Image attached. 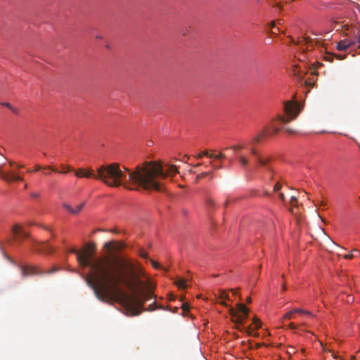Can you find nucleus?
I'll return each instance as SVG.
<instances>
[{"label":"nucleus","mask_w":360,"mask_h":360,"mask_svg":"<svg viewBox=\"0 0 360 360\" xmlns=\"http://www.w3.org/2000/svg\"><path fill=\"white\" fill-rule=\"evenodd\" d=\"M166 166L167 168L165 169L158 162L146 161L136 166L134 171H131L124 167V170H122L119 164L112 163L101 166L97 169V174H94L92 169L84 170V177H93L112 187L123 186L133 191L143 188L160 191L162 190L161 184L157 178L166 179L178 172L175 165Z\"/></svg>","instance_id":"obj_1"},{"label":"nucleus","mask_w":360,"mask_h":360,"mask_svg":"<svg viewBox=\"0 0 360 360\" xmlns=\"http://www.w3.org/2000/svg\"><path fill=\"white\" fill-rule=\"evenodd\" d=\"M94 245L87 244L82 252L72 248L70 252L77 255V259L82 267H90L91 274L85 281L98 300L115 298L120 300L122 292L117 288L120 282H124L130 288L133 284L124 277V269L117 265V259L111 255H105L92 260Z\"/></svg>","instance_id":"obj_2"},{"label":"nucleus","mask_w":360,"mask_h":360,"mask_svg":"<svg viewBox=\"0 0 360 360\" xmlns=\"http://www.w3.org/2000/svg\"><path fill=\"white\" fill-rule=\"evenodd\" d=\"M119 263L124 269V277L130 281L134 285L133 288H130L124 282H120L117 284V288L122 294L120 295V300L112 297L100 300L105 302H118L123 306L127 314L131 316H139L142 311H152L159 308L155 301L148 308L143 307L146 302L151 299L155 300V297L153 292V284L143 268L131 261H121Z\"/></svg>","instance_id":"obj_3"},{"label":"nucleus","mask_w":360,"mask_h":360,"mask_svg":"<svg viewBox=\"0 0 360 360\" xmlns=\"http://www.w3.org/2000/svg\"><path fill=\"white\" fill-rule=\"evenodd\" d=\"M280 131V129L275 127L274 125H271L269 129V131H267V129L263 130L259 134H258L257 136L254 137L252 141H250V144L252 146L250 148V153L255 156L256 161L258 162L259 165L264 166L266 167V169L270 172H273L272 168L268 165V163L270 160L269 158H262L258 151L254 148L255 145L259 143L260 141V139L263 138L265 135L267 134L274 135L276 134Z\"/></svg>","instance_id":"obj_4"},{"label":"nucleus","mask_w":360,"mask_h":360,"mask_svg":"<svg viewBox=\"0 0 360 360\" xmlns=\"http://www.w3.org/2000/svg\"><path fill=\"white\" fill-rule=\"evenodd\" d=\"M22 274L23 276H29V275H44V274H50L55 273L58 271L57 267H53L49 271H44L40 269L39 266H22Z\"/></svg>","instance_id":"obj_5"},{"label":"nucleus","mask_w":360,"mask_h":360,"mask_svg":"<svg viewBox=\"0 0 360 360\" xmlns=\"http://www.w3.org/2000/svg\"><path fill=\"white\" fill-rule=\"evenodd\" d=\"M284 110L287 115L295 118L299 113V107L297 103L292 101H287L284 105Z\"/></svg>","instance_id":"obj_6"},{"label":"nucleus","mask_w":360,"mask_h":360,"mask_svg":"<svg viewBox=\"0 0 360 360\" xmlns=\"http://www.w3.org/2000/svg\"><path fill=\"white\" fill-rule=\"evenodd\" d=\"M229 314L231 316V321L234 323L236 324V328L242 330L243 329L240 328V325H243V316L239 315L238 311H236L233 307H229Z\"/></svg>","instance_id":"obj_7"},{"label":"nucleus","mask_w":360,"mask_h":360,"mask_svg":"<svg viewBox=\"0 0 360 360\" xmlns=\"http://www.w3.org/2000/svg\"><path fill=\"white\" fill-rule=\"evenodd\" d=\"M1 179H4L5 181L8 182H12V181H22V177L17 175L16 174L12 172H2L1 171Z\"/></svg>","instance_id":"obj_8"},{"label":"nucleus","mask_w":360,"mask_h":360,"mask_svg":"<svg viewBox=\"0 0 360 360\" xmlns=\"http://www.w3.org/2000/svg\"><path fill=\"white\" fill-rule=\"evenodd\" d=\"M123 243H116L114 241H109V242H106L104 245H103V248L105 250H106L107 251L110 252L111 251V250L112 249H115V250H120L123 248Z\"/></svg>","instance_id":"obj_9"},{"label":"nucleus","mask_w":360,"mask_h":360,"mask_svg":"<svg viewBox=\"0 0 360 360\" xmlns=\"http://www.w3.org/2000/svg\"><path fill=\"white\" fill-rule=\"evenodd\" d=\"M236 308L240 313L239 315L243 316V324L244 323V320L248 317L249 309L248 308L242 303H238L236 304Z\"/></svg>","instance_id":"obj_10"},{"label":"nucleus","mask_w":360,"mask_h":360,"mask_svg":"<svg viewBox=\"0 0 360 360\" xmlns=\"http://www.w3.org/2000/svg\"><path fill=\"white\" fill-rule=\"evenodd\" d=\"M218 298L221 300L219 303L225 307H229V305L224 302V300H230L229 294L225 291L220 290Z\"/></svg>","instance_id":"obj_11"},{"label":"nucleus","mask_w":360,"mask_h":360,"mask_svg":"<svg viewBox=\"0 0 360 360\" xmlns=\"http://www.w3.org/2000/svg\"><path fill=\"white\" fill-rule=\"evenodd\" d=\"M12 233H13V235L14 237H16L18 235L22 236V238H27V233H22L21 232V227L19 225H18V224H15V225H14L12 227Z\"/></svg>","instance_id":"obj_12"},{"label":"nucleus","mask_w":360,"mask_h":360,"mask_svg":"<svg viewBox=\"0 0 360 360\" xmlns=\"http://www.w3.org/2000/svg\"><path fill=\"white\" fill-rule=\"evenodd\" d=\"M45 169H49L52 172H57V169L56 168L53 167L52 166L41 167V166L37 165L34 167V169H28L27 172H37L39 170H45Z\"/></svg>","instance_id":"obj_13"},{"label":"nucleus","mask_w":360,"mask_h":360,"mask_svg":"<svg viewBox=\"0 0 360 360\" xmlns=\"http://www.w3.org/2000/svg\"><path fill=\"white\" fill-rule=\"evenodd\" d=\"M349 47V43L347 42V41H346V39H344V40H342L340 41V42L338 43L337 44V49L339 50V51H345L347 50Z\"/></svg>","instance_id":"obj_14"},{"label":"nucleus","mask_w":360,"mask_h":360,"mask_svg":"<svg viewBox=\"0 0 360 360\" xmlns=\"http://www.w3.org/2000/svg\"><path fill=\"white\" fill-rule=\"evenodd\" d=\"M208 176L212 178V173L209 172H202L196 176L195 181L197 182V181H200L201 179L205 178Z\"/></svg>","instance_id":"obj_15"},{"label":"nucleus","mask_w":360,"mask_h":360,"mask_svg":"<svg viewBox=\"0 0 360 360\" xmlns=\"http://www.w3.org/2000/svg\"><path fill=\"white\" fill-rule=\"evenodd\" d=\"M175 285H176L180 289H185L186 288V281L184 279H179L176 281H175Z\"/></svg>","instance_id":"obj_16"},{"label":"nucleus","mask_w":360,"mask_h":360,"mask_svg":"<svg viewBox=\"0 0 360 360\" xmlns=\"http://www.w3.org/2000/svg\"><path fill=\"white\" fill-rule=\"evenodd\" d=\"M60 168L62 169V170H61V171H60V172H58V171L57 170V172H60V173L66 174L67 172H70V171H72V169L71 168V167H70V166H69V165H60Z\"/></svg>","instance_id":"obj_17"},{"label":"nucleus","mask_w":360,"mask_h":360,"mask_svg":"<svg viewBox=\"0 0 360 360\" xmlns=\"http://www.w3.org/2000/svg\"><path fill=\"white\" fill-rule=\"evenodd\" d=\"M238 160L240 162V163L241 164V165L245 167L248 165V159L243 156V155H238Z\"/></svg>","instance_id":"obj_18"},{"label":"nucleus","mask_w":360,"mask_h":360,"mask_svg":"<svg viewBox=\"0 0 360 360\" xmlns=\"http://www.w3.org/2000/svg\"><path fill=\"white\" fill-rule=\"evenodd\" d=\"M207 156L208 158H212V153H209L208 151L205 150V151H203V152H201L200 153H198L197 155H196V158L198 159H200L201 158L202 156Z\"/></svg>","instance_id":"obj_19"},{"label":"nucleus","mask_w":360,"mask_h":360,"mask_svg":"<svg viewBox=\"0 0 360 360\" xmlns=\"http://www.w3.org/2000/svg\"><path fill=\"white\" fill-rule=\"evenodd\" d=\"M84 170L83 169H78L75 171V175L79 178L84 177Z\"/></svg>","instance_id":"obj_20"},{"label":"nucleus","mask_w":360,"mask_h":360,"mask_svg":"<svg viewBox=\"0 0 360 360\" xmlns=\"http://www.w3.org/2000/svg\"><path fill=\"white\" fill-rule=\"evenodd\" d=\"M84 206V202L79 204V205H77V207L75 209H74L73 214H76L79 213L82 210Z\"/></svg>","instance_id":"obj_21"},{"label":"nucleus","mask_w":360,"mask_h":360,"mask_svg":"<svg viewBox=\"0 0 360 360\" xmlns=\"http://www.w3.org/2000/svg\"><path fill=\"white\" fill-rule=\"evenodd\" d=\"M63 207L67 210L69 212L73 214L74 212V208H72L70 205H69L67 203H63Z\"/></svg>","instance_id":"obj_22"},{"label":"nucleus","mask_w":360,"mask_h":360,"mask_svg":"<svg viewBox=\"0 0 360 360\" xmlns=\"http://www.w3.org/2000/svg\"><path fill=\"white\" fill-rule=\"evenodd\" d=\"M225 157H226L225 155L221 153H219L218 155L212 154V158H214L216 160L223 159V158H225Z\"/></svg>","instance_id":"obj_23"},{"label":"nucleus","mask_w":360,"mask_h":360,"mask_svg":"<svg viewBox=\"0 0 360 360\" xmlns=\"http://www.w3.org/2000/svg\"><path fill=\"white\" fill-rule=\"evenodd\" d=\"M253 323L255 324V328L257 329L259 328L260 326H261V322L259 321V320H258L257 319L255 318L253 319Z\"/></svg>","instance_id":"obj_24"},{"label":"nucleus","mask_w":360,"mask_h":360,"mask_svg":"<svg viewBox=\"0 0 360 360\" xmlns=\"http://www.w3.org/2000/svg\"><path fill=\"white\" fill-rule=\"evenodd\" d=\"M292 314H294L293 310L286 313L284 315L283 319H290L292 318Z\"/></svg>","instance_id":"obj_25"},{"label":"nucleus","mask_w":360,"mask_h":360,"mask_svg":"<svg viewBox=\"0 0 360 360\" xmlns=\"http://www.w3.org/2000/svg\"><path fill=\"white\" fill-rule=\"evenodd\" d=\"M278 120L283 122V123H288L290 121V119L289 118H285L284 117H282V116H278Z\"/></svg>","instance_id":"obj_26"},{"label":"nucleus","mask_w":360,"mask_h":360,"mask_svg":"<svg viewBox=\"0 0 360 360\" xmlns=\"http://www.w3.org/2000/svg\"><path fill=\"white\" fill-rule=\"evenodd\" d=\"M304 41L307 45H311L312 44V39L309 37H304Z\"/></svg>","instance_id":"obj_27"},{"label":"nucleus","mask_w":360,"mask_h":360,"mask_svg":"<svg viewBox=\"0 0 360 360\" xmlns=\"http://www.w3.org/2000/svg\"><path fill=\"white\" fill-rule=\"evenodd\" d=\"M44 248H45L46 249H47L46 251L48 253H50V252H51L53 251V248L49 245L48 242H46V243H44Z\"/></svg>","instance_id":"obj_28"},{"label":"nucleus","mask_w":360,"mask_h":360,"mask_svg":"<svg viewBox=\"0 0 360 360\" xmlns=\"http://www.w3.org/2000/svg\"><path fill=\"white\" fill-rule=\"evenodd\" d=\"M181 309L183 311H188L189 310V306L187 303H183L181 305Z\"/></svg>","instance_id":"obj_29"},{"label":"nucleus","mask_w":360,"mask_h":360,"mask_svg":"<svg viewBox=\"0 0 360 360\" xmlns=\"http://www.w3.org/2000/svg\"><path fill=\"white\" fill-rule=\"evenodd\" d=\"M346 41L349 43V47L354 46L356 44V41L354 39H346Z\"/></svg>","instance_id":"obj_30"},{"label":"nucleus","mask_w":360,"mask_h":360,"mask_svg":"<svg viewBox=\"0 0 360 360\" xmlns=\"http://www.w3.org/2000/svg\"><path fill=\"white\" fill-rule=\"evenodd\" d=\"M281 188V185L279 183H276L274 187V191H278Z\"/></svg>","instance_id":"obj_31"},{"label":"nucleus","mask_w":360,"mask_h":360,"mask_svg":"<svg viewBox=\"0 0 360 360\" xmlns=\"http://www.w3.org/2000/svg\"><path fill=\"white\" fill-rule=\"evenodd\" d=\"M151 263L155 269H159L160 267V264L153 260H151Z\"/></svg>","instance_id":"obj_32"},{"label":"nucleus","mask_w":360,"mask_h":360,"mask_svg":"<svg viewBox=\"0 0 360 360\" xmlns=\"http://www.w3.org/2000/svg\"><path fill=\"white\" fill-rule=\"evenodd\" d=\"M139 255L141 257H143V258H147L148 257V254L146 252H145L143 250H141L140 251Z\"/></svg>","instance_id":"obj_33"},{"label":"nucleus","mask_w":360,"mask_h":360,"mask_svg":"<svg viewBox=\"0 0 360 360\" xmlns=\"http://www.w3.org/2000/svg\"><path fill=\"white\" fill-rule=\"evenodd\" d=\"M298 65L297 64H294L292 65V68H293V72H294V75H298V72L296 70L297 68H298Z\"/></svg>","instance_id":"obj_34"},{"label":"nucleus","mask_w":360,"mask_h":360,"mask_svg":"<svg viewBox=\"0 0 360 360\" xmlns=\"http://www.w3.org/2000/svg\"><path fill=\"white\" fill-rule=\"evenodd\" d=\"M343 257L346 259H352V258H354V255L350 253V254L344 255Z\"/></svg>","instance_id":"obj_35"},{"label":"nucleus","mask_w":360,"mask_h":360,"mask_svg":"<svg viewBox=\"0 0 360 360\" xmlns=\"http://www.w3.org/2000/svg\"><path fill=\"white\" fill-rule=\"evenodd\" d=\"M284 131L288 134H294L295 133V130L290 128H284Z\"/></svg>","instance_id":"obj_36"},{"label":"nucleus","mask_w":360,"mask_h":360,"mask_svg":"<svg viewBox=\"0 0 360 360\" xmlns=\"http://www.w3.org/2000/svg\"><path fill=\"white\" fill-rule=\"evenodd\" d=\"M244 148V146H242V145H238V146H233L232 148L234 150H239V149H242Z\"/></svg>","instance_id":"obj_37"},{"label":"nucleus","mask_w":360,"mask_h":360,"mask_svg":"<svg viewBox=\"0 0 360 360\" xmlns=\"http://www.w3.org/2000/svg\"><path fill=\"white\" fill-rule=\"evenodd\" d=\"M297 199L296 197H295V196L291 197L290 202H291L292 205H295V203L297 202Z\"/></svg>","instance_id":"obj_38"},{"label":"nucleus","mask_w":360,"mask_h":360,"mask_svg":"<svg viewBox=\"0 0 360 360\" xmlns=\"http://www.w3.org/2000/svg\"><path fill=\"white\" fill-rule=\"evenodd\" d=\"M288 326L292 330H295L297 328V326L294 323H290Z\"/></svg>","instance_id":"obj_39"},{"label":"nucleus","mask_w":360,"mask_h":360,"mask_svg":"<svg viewBox=\"0 0 360 360\" xmlns=\"http://www.w3.org/2000/svg\"><path fill=\"white\" fill-rule=\"evenodd\" d=\"M1 106H6L8 109H11V107H12L11 105L9 103H1Z\"/></svg>","instance_id":"obj_40"},{"label":"nucleus","mask_w":360,"mask_h":360,"mask_svg":"<svg viewBox=\"0 0 360 360\" xmlns=\"http://www.w3.org/2000/svg\"><path fill=\"white\" fill-rule=\"evenodd\" d=\"M10 110L15 115L18 114V110L17 108L11 107Z\"/></svg>","instance_id":"obj_41"},{"label":"nucleus","mask_w":360,"mask_h":360,"mask_svg":"<svg viewBox=\"0 0 360 360\" xmlns=\"http://www.w3.org/2000/svg\"><path fill=\"white\" fill-rule=\"evenodd\" d=\"M3 255H4V257H5L6 259H8V260H9L10 262H13V260H12V259H11L8 256V255H7L6 253L3 252Z\"/></svg>","instance_id":"obj_42"},{"label":"nucleus","mask_w":360,"mask_h":360,"mask_svg":"<svg viewBox=\"0 0 360 360\" xmlns=\"http://www.w3.org/2000/svg\"><path fill=\"white\" fill-rule=\"evenodd\" d=\"M293 311H294V313L299 312V313H302L303 314L304 310L300 309H293Z\"/></svg>","instance_id":"obj_43"},{"label":"nucleus","mask_w":360,"mask_h":360,"mask_svg":"<svg viewBox=\"0 0 360 360\" xmlns=\"http://www.w3.org/2000/svg\"><path fill=\"white\" fill-rule=\"evenodd\" d=\"M31 196L32 198H38L39 196V194L38 193H31Z\"/></svg>","instance_id":"obj_44"},{"label":"nucleus","mask_w":360,"mask_h":360,"mask_svg":"<svg viewBox=\"0 0 360 360\" xmlns=\"http://www.w3.org/2000/svg\"><path fill=\"white\" fill-rule=\"evenodd\" d=\"M244 330L248 333V334L249 335H251V333H250L251 328H250V327H248V328H244Z\"/></svg>","instance_id":"obj_45"},{"label":"nucleus","mask_w":360,"mask_h":360,"mask_svg":"<svg viewBox=\"0 0 360 360\" xmlns=\"http://www.w3.org/2000/svg\"><path fill=\"white\" fill-rule=\"evenodd\" d=\"M270 27H271V28H274L276 27L275 21H271L270 22Z\"/></svg>","instance_id":"obj_46"},{"label":"nucleus","mask_w":360,"mask_h":360,"mask_svg":"<svg viewBox=\"0 0 360 360\" xmlns=\"http://www.w3.org/2000/svg\"><path fill=\"white\" fill-rule=\"evenodd\" d=\"M275 6H276L277 8H280V9H282L283 8V6L281 3H277Z\"/></svg>","instance_id":"obj_47"},{"label":"nucleus","mask_w":360,"mask_h":360,"mask_svg":"<svg viewBox=\"0 0 360 360\" xmlns=\"http://www.w3.org/2000/svg\"><path fill=\"white\" fill-rule=\"evenodd\" d=\"M214 167L215 169H218L222 168V165H218L217 166H214Z\"/></svg>","instance_id":"obj_48"},{"label":"nucleus","mask_w":360,"mask_h":360,"mask_svg":"<svg viewBox=\"0 0 360 360\" xmlns=\"http://www.w3.org/2000/svg\"><path fill=\"white\" fill-rule=\"evenodd\" d=\"M279 197H280V199H281V200H284V195H283V193H281L279 194Z\"/></svg>","instance_id":"obj_49"},{"label":"nucleus","mask_w":360,"mask_h":360,"mask_svg":"<svg viewBox=\"0 0 360 360\" xmlns=\"http://www.w3.org/2000/svg\"><path fill=\"white\" fill-rule=\"evenodd\" d=\"M303 314H308V315H311V316H312V314H311L310 311H304V310Z\"/></svg>","instance_id":"obj_50"},{"label":"nucleus","mask_w":360,"mask_h":360,"mask_svg":"<svg viewBox=\"0 0 360 360\" xmlns=\"http://www.w3.org/2000/svg\"><path fill=\"white\" fill-rule=\"evenodd\" d=\"M337 58L339 59V60H342L345 58V56H337Z\"/></svg>","instance_id":"obj_51"},{"label":"nucleus","mask_w":360,"mask_h":360,"mask_svg":"<svg viewBox=\"0 0 360 360\" xmlns=\"http://www.w3.org/2000/svg\"><path fill=\"white\" fill-rule=\"evenodd\" d=\"M326 60H329V61H332V56H327V57H326Z\"/></svg>","instance_id":"obj_52"},{"label":"nucleus","mask_w":360,"mask_h":360,"mask_svg":"<svg viewBox=\"0 0 360 360\" xmlns=\"http://www.w3.org/2000/svg\"><path fill=\"white\" fill-rule=\"evenodd\" d=\"M301 55H302V57H300V58H299V60H300V61H303V60H304V56L303 54H301Z\"/></svg>","instance_id":"obj_53"},{"label":"nucleus","mask_w":360,"mask_h":360,"mask_svg":"<svg viewBox=\"0 0 360 360\" xmlns=\"http://www.w3.org/2000/svg\"><path fill=\"white\" fill-rule=\"evenodd\" d=\"M358 42H359L358 49H360V34H359V36Z\"/></svg>","instance_id":"obj_54"},{"label":"nucleus","mask_w":360,"mask_h":360,"mask_svg":"<svg viewBox=\"0 0 360 360\" xmlns=\"http://www.w3.org/2000/svg\"><path fill=\"white\" fill-rule=\"evenodd\" d=\"M320 205H321V206H326V203L324 201H321V203H320Z\"/></svg>","instance_id":"obj_55"},{"label":"nucleus","mask_w":360,"mask_h":360,"mask_svg":"<svg viewBox=\"0 0 360 360\" xmlns=\"http://www.w3.org/2000/svg\"><path fill=\"white\" fill-rule=\"evenodd\" d=\"M96 38L98 39H101L103 38V37L101 35H96Z\"/></svg>","instance_id":"obj_56"},{"label":"nucleus","mask_w":360,"mask_h":360,"mask_svg":"<svg viewBox=\"0 0 360 360\" xmlns=\"http://www.w3.org/2000/svg\"><path fill=\"white\" fill-rule=\"evenodd\" d=\"M282 23H283V20L280 19V20H278V25H282Z\"/></svg>","instance_id":"obj_57"},{"label":"nucleus","mask_w":360,"mask_h":360,"mask_svg":"<svg viewBox=\"0 0 360 360\" xmlns=\"http://www.w3.org/2000/svg\"><path fill=\"white\" fill-rule=\"evenodd\" d=\"M250 302H251V297H248L247 298V302H248V303H250Z\"/></svg>","instance_id":"obj_58"},{"label":"nucleus","mask_w":360,"mask_h":360,"mask_svg":"<svg viewBox=\"0 0 360 360\" xmlns=\"http://www.w3.org/2000/svg\"><path fill=\"white\" fill-rule=\"evenodd\" d=\"M282 290H283V291L286 290V286H285V284H283V286H282Z\"/></svg>","instance_id":"obj_59"},{"label":"nucleus","mask_w":360,"mask_h":360,"mask_svg":"<svg viewBox=\"0 0 360 360\" xmlns=\"http://www.w3.org/2000/svg\"><path fill=\"white\" fill-rule=\"evenodd\" d=\"M230 290H231V292H233V293L234 295H236V291H235V290H234V289H231Z\"/></svg>","instance_id":"obj_60"},{"label":"nucleus","mask_w":360,"mask_h":360,"mask_svg":"<svg viewBox=\"0 0 360 360\" xmlns=\"http://www.w3.org/2000/svg\"><path fill=\"white\" fill-rule=\"evenodd\" d=\"M18 168H22L24 167V165H17Z\"/></svg>","instance_id":"obj_61"},{"label":"nucleus","mask_w":360,"mask_h":360,"mask_svg":"<svg viewBox=\"0 0 360 360\" xmlns=\"http://www.w3.org/2000/svg\"><path fill=\"white\" fill-rule=\"evenodd\" d=\"M44 174H46V175H49L50 173L48 172H44Z\"/></svg>","instance_id":"obj_62"},{"label":"nucleus","mask_w":360,"mask_h":360,"mask_svg":"<svg viewBox=\"0 0 360 360\" xmlns=\"http://www.w3.org/2000/svg\"><path fill=\"white\" fill-rule=\"evenodd\" d=\"M352 252H357V249L354 248L352 250Z\"/></svg>","instance_id":"obj_63"},{"label":"nucleus","mask_w":360,"mask_h":360,"mask_svg":"<svg viewBox=\"0 0 360 360\" xmlns=\"http://www.w3.org/2000/svg\"><path fill=\"white\" fill-rule=\"evenodd\" d=\"M200 165H201V163H198L197 165H195V167H198Z\"/></svg>","instance_id":"obj_64"}]
</instances>
